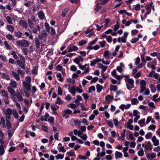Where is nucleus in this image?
<instances>
[{"mask_svg":"<svg viewBox=\"0 0 160 160\" xmlns=\"http://www.w3.org/2000/svg\"><path fill=\"white\" fill-rule=\"evenodd\" d=\"M112 75L118 80L122 79L123 78H125V81L126 83L127 88L128 90H131L134 88V81L132 78H129V75H118L116 74V71L114 70L111 72Z\"/></svg>","mask_w":160,"mask_h":160,"instance_id":"nucleus-1","label":"nucleus"},{"mask_svg":"<svg viewBox=\"0 0 160 160\" xmlns=\"http://www.w3.org/2000/svg\"><path fill=\"white\" fill-rule=\"evenodd\" d=\"M28 22L29 26L31 29H29L28 30L30 32H32L33 33L36 34L37 33L38 31H40V27L39 25L35 26L33 22L30 19L28 18Z\"/></svg>","mask_w":160,"mask_h":160,"instance_id":"nucleus-2","label":"nucleus"},{"mask_svg":"<svg viewBox=\"0 0 160 160\" xmlns=\"http://www.w3.org/2000/svg\"><path fill=\"white\" fill-rule=\"evenodd\" d=\"M31 86V83H27L25 82H23L22 87L23 88V90L25 96L27 98H29L30 96L29 92L30 91Z\"/></svg>","mask_w":160,"mask_h":160,"instance_id":"nucleus-3","label":"nucleus"},{"mask_svg":"<svg viewBox=\"0 0 160 160\" xmlns=\"http://www.w3.org/2000/svg\"><path fill=\"white\" fill-rule=\"evenodd\" d=\"M16 43L17 45L19 47H27L29 44L28 42L25 39L17 40Z\"/></svg>","mask_w":160,"mask_h":160,"instance_id":"nucleus-4","label":"nucleus"},{"mask_svg":"<svg viewBox=\"0 0 160 160\" xmlns=\"http://www.w3.org/2000/svg\"><path fill=\"white\" fill-rule=\"evenodd\" d=\"M146 82L144 80H142L140 82V90L139 92L140 94L142 93L146 89Z\"/></svg>","mask_w":160,"mask_h":160,"instance_id":"nucleus-5","label":"nucleus"},{"mask_svg":"<svg viewBox=\"0 0 160 160\" xmlns=\"http://www.w3.org/2000/svg\"><path fill=\"white\" fill-rule=\"evenodd\" d=\"M67 48L68 49V52L73 51H77L78 50V48L77 47L71 45H69Z\"/></svg>","mask_w":160,"mask_h":160,"instance_id":"nucleus-6","label":"nucleus"},{"mask_svg":"<svg viewBox=\"0 0 160 160\" xmlns=\"http://www.w3.org/2000/svg\"><path fill=\"white\" fill-rule=\"evenodd\" d=\"M20 26L27 29L28 28V24L27 22L23 20H21L19 21Z\"/></svg>","mask_w":160,"mask_h":160,"instance_id":"nucleus-7","label":"nucleus"},{"mask_svg":"<svg viewBox=\"0 0 160 160\" xmlns=\"http://www.w3.org/2000/svg\"><path fill=\"white\" fill-rule=\"evenodd\" d=\"M7 89L8 92L11 94L10 97L12 96V98H15L14 97L15 94V91L13 89V88L10 86H8L7 88Z\"/></svg>","mask_w":160,"mask_h":160,"instance_id":"nucleus-8","label":"nucleus"},{"mask_svg":"<svg viewBox=\"0 0 160 160\" xmlns=\"http://www.w3.org/2000/svg\"><path fill=\"white\" fill-rule=\"evenodd\" d=\"M17 64L23 69H25V61H21L20 60H17L16 61Z\"/></svg>","mask_w":160,"mask_h":160,"instance_id":"nucleus-9","label":"nucleus"},{"mask_svg":"<svg viewBox=\"0 0 160 160\" xmlns=\"http://www.w3.org/2000/svg\"><path fill=\"white\" fill-rule=\"evenodd\" d=\"M83 61V58L81 57L80 56H78L77 57L75 58L73 60L74 62L78 65L79 64L80 62H82Z\"/></svg>","mask_w":160,"mask_h":160,"instance_id":"nucleus-10","label":"nucleus"},{"mask_svg":"<svg viewBox=\"0 0 160 160\" xmlns=\"http://www.w3.org/2000/svg\"><path fill=\"white\" fill-rule=\"evenodd\" d=\"M38 15L39 18L41 20H42L46 18L44 13L42 11H40L38 12Z\"/></svg>","mask_w":160,"mask_h":160,"instance_id":"nucleus-11","label":"nucleus"},{"mask_svg":"<svg viewBox=\"0 0 160 160\" xmlns=\"http://www.w3.org/2000/svg\"><path fill=\"white\" fill-rule=\"evenodd\" d=\"M9 84L11 87L15 89L17 88L18 83L14 79H11Z\"/></svg>","mask_w":160,"mask_h":160,"instance_id":"nucleus-12","label":"nucleus"},{"mask_svg":"<svg viewBox=\"0 0 160 160\" xmlns=\"http://www.w3.org/2000/svg\"><path fill=\"white\" fill-rule=\"evenodd\" d=\"M152 141L153 143V145L154 146H158L159 144V141L157 139L155 136H153L152 138Z\"/></svg>","mask_w":160,"mask_h":160,"instance_id":"nucleus-13","label":"nucleus"},{"mask_svg":"<svg viewBox=\"0 0 160 160\" xmlns=\"http://www.w3.org/2000/svg\"><path fill=\"white\" fill-rule=\"evenodd\" d=\"M12 75L14 77V78L17 81L20 80V78L18 73L14 71H12L11 72Z\"/></svg>","mask_w":160,"mask_h":160,"instance_id":"nucleus-14","label":"nucleus"},{"mask_svg":"<svg viewBox=\"0 0 160 160\" xmlns=\"http://www.w3.org/2000/svg\"><path fill=\"white\" fill-rule=\"evenodd\" d=\"M145 8L147 11V13H145L144 17L145 18H146L148 15L151 12V8L150 7L149 5H146L145 6Z\"/></svg>","mask_w":160,"mask_h":160,"instance_id":"nucleus-15","label":"nucleus"},{"mask_svg":"<svg viewBox=\"0 0 160 160\" xmlns=\"http://www.w3.org/2000/svg\"><path fill=\"white\" fill-rule=\"evenodd\" d=\"M1 77L2 79L7 80H9L10 79V78L9 75L4 72L1 73Z\"/></svg>","mask_w":160,"mask_h":160,"instance_id":"nucleus-16","label":"nucleus"},{"mask_svg":"<svg viewBox=\"0 0 160 160\" xmlns=\"http://www.w3.org/2000/svg\"><path fill=\"white\" fill-rule=\"evenodd\" d=\"M145 143L144 148L145 150H148L152 149V146L150 142H146Z\"/></svg>","mask_w":160,"mask_h":160,"instance_id":"nucleus-17","label":"nucleus"},{"mask_svg":"<svg viewBox=\"0 0 160 160\" xmlns=\"http://www.w3.org/2000/svg\"><path fill=\"white\" fill-rule=\"evenodd\" d=\"M97 38H96L92 41L89 43L88 46L87 47V49H90V47H92L93 46H92L95 44L97 41Z\"/></svg>","mask_w":160,"mask_h":160,"instance_id":"nucleus-18","label":"nucleus"},{"mask_svg":"<svg viewBox=\"0 0 160 160\" xmlns=\"http://www.w3.org/2000/svg\"><path fill=\"white\" fill-rule=\"evenodd\" d=\"M111 55V53H110L108 51H105L103 56L106 59H108L110 58Z\"/></svg>","mask_w":160,"mask_h":160,"instance_id":"nucleus-19","label":"nucleus"},{"mask_svg":"<svg viewBox=\"0 0 160 160\" xmlns=\"http://www.w3.org/2000/svg\"><path fill=\"white\" fill-rule=\"evenodd\" d=\"M68 90L69 92H70L71 94H72L73 96L75 95V93L76 91V88L75 86H73L71 88L69 87L68 88Z\"/></svg>","mask_w":160,"mask_h":160,"instance_id":"nucleus-20","label":"nucleus"},{"mask_svg":"<svg viewBox=\"0 0 160 160\" xmlns=\"http://www.w3.org/2000/svg\"><path fill=\"white\" fill-rule=\"evenodd\" d=\"M47 34L48 33L46 32H42V34L38 35V38L40 39H42L43 38L46 37L47 35Z\"/></svg>","mask_w":160,"mask_h":160,"instance_id":"nucleus-21","label":"nucleus"},{"mask_svg":"<svg viewBox=\"0 0 160 160\" xmlns=\"http://www.w3.org/2000/svg\"><path fill=\"white\" fill-rule=\"evenodd\" d=\"M3 43L6 49L9 50H11V47L7 41H4Z\"/></svg>","mask_w":160,"mask_h":160,"instance_id":"nucleus-22","label":"nucleus"},{"mask_svg":"<svg viewBox=\"0 0 160 160\" xmlns=\"http://www.w3.org/2000/svg\"><path fill=\"white\" fill-rule=\"evenodd\" d=\"M13 111H12L11 109L10 108H8L6 111L4 112L5 114L6 115H11Z\"/></svg>","mask_w":160,"mask_h":160,"instance_id":"nucleus-23","label":"nucleus"},{"mask_svg":"<svg viewBox=\"0 0 160 160\" xmlns=\"http://www.w3.org/2000/svg\"><path fill=\"white\" fill-rule=\"evenodd\" d=\"M115 155L116 159H118L119 158H122V154L121 152L116 151L115 153Z\"/></svg>","mask_w":160,"mask_h":160,"instance_id":"nucleus-24","label":"nucleus"},{"mask_svg":"<svg viewBox=\"0 0 160 160\" xmlns=\"http://www.w3.org/2000/svg\"><path fill=\"white\" fill-rule=\"evenodd\" d=\"M1 93L2 94V97H4L5 98H8L9 97L8 92L5 90H2L1 91Z\"/></svg>","mask_w":160,"mask_h":160,"instance_id":"nucleus-25","label":"nucleus"},{"mask_svg":"<svg viewBox=\"0 0 160 160\" xmlns=\"http://www.w3.org/2000/svg\"><path fill=\"white\" fill-rule=\"evenodd\" d=\"M117 40L119 43L121 42L125 43L127 41L126 39L122 37H118Z\"/></svg>","mask_w":160,"mask_h":160,"instance_id":"nucleus-26","label":"nucleus"},{"mask_svg":"<svg viewBox=\"0 0 160 160\" xmlns=\"http://www.w3.org/2000/svg\"><path fill=\"white\" fill-rule=\"evenodd\" d=\"M15 35L17 38H20L22 35V33L20 31H16L14 32Z\"/></svg>","mask_w":160,"mask_h":160,"instance_id":"nucleus-27","label":"nucleus"},{"mask_svg":"<svg viewBox=\"0 0 160 160\" xmlns=\"http://www.w3.org/2000/svg\"><path fill=\"white\" fill-rule=\"evenodd\" d=\"M113 99V97L112 96H111L109 95H108L105 97V99L107 102L109 103L110 102V100Z\"/></svg>","mask_w":160,"mask_h":160,"instance_id":"nucleus-28","label":"nucleus"},{"mask_svg":"<svg viewBox=\"0 0 160 160\" xmlns=\"http://www.w3.org/2000/svg\"><path fill=\"white\" fill-rule=\"evenodd\" d=\"M35 42L36 45V47L38 48L40 45V43L38 38H35Z\"/></svg>","mask_w":160,"mask_h":160,"instance_id":"nucleus-29","label":"nucleus"},{"mask_svg":"<svg viewBox=\"0 0 160 160\" xmlns=\"http://www.w3.org/2000/svg\"><path fill=\"white\" fill-rule=\"evenodd\" d=\"M6 38H7L9 40L11 41H14L15 40L13 36L11 34H7L6 35Z\"/></svg>","mask_w":160,"mask_h":160,"instance_id":"nucleus-30","label":"nucleus"},{"mask_svg":"<svg viewBox=\"0 0 160 160\" xmlns=\"http://www.w3.org/2000/svg\"><path fill=\"white\" fill-rule=\"evenodd\" d=\"M10 98L12 100L15 102L16 106L19 109H20L21 108L20 105L19 103L17 102V100L15 98H12V96H10Z\"/></svg>","mask_w":160,"mask_h":160,"instance_id":"nucleus-31","label":"nucleus"},{"mask_svg":"<svg viewBox=\"0 0 160 160\" xmlns=\"http://www.w3.org/2000/svg\"><path fill=\"white\" fill-rule=\"evenodd\" d=\"M145 121V118H143L139 121L138 124L141 127H142L144 126Z\"/></svg>","mask_w":160,"mask_h":160,"instance_id":"nucleus-32","label":"nucleus"},{"mask_svg":"<svg viewBox=\"0 0 160 160\" xmlns=\"http://www.w3.org/2000/svg\"><path fill=\"white\" fill-rule=\"evenodd\" d=\"M97 92H100L102 89V86L99 84H98L96 86Z\"/></svg>","mask_w":160,"mask_h":160,"instance_id":"nucleus-33","label":"nucleus"},{"mask_svg":"<svg viewBox=\"0 0 160 160\" xmlns=\"http://www.w3.org/2000/svg\"><path fill=\"white\" fill-rule=\"evenodd\" d=\"M87 41L86 40H82L80 41L78 43V44L79 46H82L85 44Z\"/></svg>","mask_w":160,"mask_h":160,"instance_id":"nucleus-34","label":"nucleus"},{"mask_svg":"<svg viewBox=\"0 0 160 160\" xmlns=\"http://www.w3.org/2000/svg\"><path fill=\"white\" fill-rule=\"evenodd\" d=\"M16 96L18 99L20 101H23V98L20 95L19 92L16 95Z\"/></svg>","mask_w":160,"mask_h":160,"instance_id":"nucleus-35","label":"nucleus"},{"mask_svg":"<svg viewBox=\"0 0 160 160\" xmlns=\"http://www.w3.org/2000/svg\"><path fill=\"white\" fill-rule=\"evenodd\" d=\"M49 117V115L48 113H46L45 116H44V118L43 116H42L40 118V120L42 121L43 120H44L45 121H46L47 120V119Z\"/></svg>","mask_w":160,"mask_h":160,"instance_id":"nucleus-36","label":"nucleus"},{"mask_svg":"<svg viewBox=\"0 0 160 160\" xmlns=\"http://www.w3.org/2000/svg\"><path fill=\"white\" fill-rule=\"evenodd\" d=\"M117 89L118 87L116 86H114L112 85L110 86V90L111 91H116L117 90Z\"/></svg>","mask_w":160,"mask_h":160,"instance_id":"nucleus-37","label":"nucleus"},{"mask_svg":"<svg viewBox=\"0 0 160 160\" xmlns=\"http://www.w3.org/2000/svg\"><path fill=\"white\" fill-rule=\"evenodd\" d=\"M24 34L27 37H28L30 39L32 40L33 38V37L32 35V33L31 32V34L28 32H24Z\"/></svg>","mask_w":160,"mask_h":160,"instance_id":"nucleus-38","label":"nucleus"},{"mask_svg":"<svg viewBox=\"0 0 160 160\" xmlns=\"http://www.w3.org/2000/svg\"><path fill=\"white\" fill-rule=\"evenodd\" d=\"M25 80L23 82H25L27 83H31L32 79L29 76H27L25 77Z\"/></svg>","mask_w":160,"mask_h":160,"instance_id":"nucleus-39","label":"nucleus"},{"mask_svg":"<svg viewBox=\"0 0 160 160\" xmlns=\"http://www.w3.org/2000/svg\"><path fill=\"white\" fill-rule=\"evenodd\" d=\"M133 9L137 11H139L140 9V6L139 4H137L132 6Z\"/></svg>","mask_w":160,"mask_h":160,"instance_id":"nucleus-40","label":"nucleus"},{"mask_svg":"<svg viewBox=\"0 0 160 160\" xmlns=\"http://www.w3.org/2000/svg\"><path fill=\"white\" fill-rule=\"evenodd\" d=\"M105 38H106L107 41L109 43L111 42L112 41V38L111 36L105 35Z\"/></svg>","mask_w":160,"mask_h":160,"instance_id":"nucleus-41","label":"nucleus"},{"mask_svg":"<svg viewBox=\"0 0 160 160\" xmlns=\"http://www.w3.org/2000/svg\"><path fill=\"white\" fill-rule=\"evenodd\" d=\"M138 103V101L137 99L136 98H133L131 100V103L132 105L137 104Z\"/></svg>","mask_w":160,"mask_h":160,"instance_id":"nucleus-42","label":"nucleus"},{"mask_svg":"<svg viewBox=\"0 0 160 160\" xmlns=\"http://www.w3.org/2000/svg\"><path fill=\"white\" fill-rule=\"evenodd\" d=\"M17 72L19 74V75H21L22 77H23L24 75L25 72L24 71H22V70H21L20 69H19L17 70Z\"/></svg>","mask_w":160,"mask_h":160,"instance_id":"nucleus-43","label":"nucleus"},{"mask_svg":"<svg viewBox=\"0 0 160 160\" xmlns=\"http://www.w3.org/2000/svg\"><path fill=\"white\" fill-rule=\"evenodd\" d=\"M138 154L139 156H142L144 155V151L142 148H141L140 150L138 151Z\"/></svg>","mask_w":160,"mask_h":160,"instance_id":"nucleus-44","label":"nucleus"},{"mask_svg":"<svg viewBox=\"0 0 160 160\" xmlns=\"http://www.w3.org/2000/svg\"><path fill=\"white\" fill-rule=\"evenodd\" d=\"M7 29L11 32H12L14 31V27L11 25H7Z\"/></svg>","mask_w":160,"mask_h":160,"instance_id":"nucleus-45","label":"nucleus"},{"mask_svg":"<svg viewBox=\"0 0 160 160\" xmlns=\"http://www.w3.org/2000/svg\"><path fill=\"white\" fill-rule=\"evenodd\" d=\"M50 30L49 32L51 35H53L55 34V29L52 27H51Z\"/></svg>","mask_w":160,"mask_h":160,"instance_id":"nucleus-46","label":"nucleus"},{"mask_svg":"<svg viewBox=\"0 0 160 160\" xmlns=\"http://www.w3.org/2000/svg\"><path fill=\"white\" fill-rule=\"evenodd\" d=\"M6 19L8 22V23L10 24H13L12 19L10 16H8L7 17Z\"/></svg>","mask_w":160,"mask_h":160,"instance_id":"nucleus-47","label":"nucleus"},{"mask_svg":"<svg viewBox=\"0 0 160 160\" xmlns=\"http://www.w3.org/2000/svg\"><path fill=\"white\" fill-rule=\"evenodd\" d=\"M142 62L141 63V64H140L138 66V68H142L146 63V61H142Z\"/></svg>","mask_w":160,"mask_h":160,"instance_id":"nucleus-48","label":"nucleus"},{"mask_svg":"<svg viewBox=\"0 0 160 160\" xmlns=\"http://www.w3.org/2000/svg\"><path fill=\"white\" fill-rule=\"evenodd\" d=\"M5 152V150L4 149V145H1V148L0 149V155L2 156L3 155Z\"/></svg>","mask_w":160,"mask_h":160,"instance_id":"nucleus-49","label":"nucleus"},{"mask_svg":"<svg viewBox=\"0 0 160 160\" xmlns=\"http://www.w3.org/2000/svg\"><path fill=\"white\" fill-rule=\"evenodd\" d=\"M126 128H129L130 130H132L133 128V126L132 125L130 124L129 122H127Z\"/></svg>","mask_w":160,"mask_h":160,"instance_id":"nucleus-50","label":"nucleus"},{"mask_svg":"<svg viewBox=\"0 0 160 160\" xmlns=\"http://www.w3.org/2000/svg\"><path fill=\"white\" fill-rule=\"evenodd\" d=\"M38 66H35L32 70V72L33 74H37V73Z\"/></svg>","mask_w":160,"mask_h":160,"instance_id":"nucleus-51","label":"nucleus"},{"mask_svg":"<svg viewBox=\"0 0 160 160\" xmlns=\"http://www.w3.org/2000/svg\"><path fill=\"white\" fill-rule=\"evenodd\" d=\"M58 94L59 95H62V91L61 88L59 86L58 87Z\"/></svg>","mask_w":160,"mask_h":160,"instance_id":"nucleus-52","label":"nucleus"},{"mask_svg":"<svg viewBox=\"0 0 160 160\" xmlns=\"http://www.w3.org/2000/svg\"><path fill=\"white\" fill-rule=\"evenodd\" d=\"M62 102H63L62 101L60 98L59 97H57V101L56 102V103L60 105L62 103Z\"/></svg>","mask_w":160,"mask_h":160,"instance_id":"nucleus-53","label":"nucleus"},{"mask_svg":"<svg viewBox=\"0 0 160 160\" xmlns=\"http://www.w3.org/2000/svg\"><path fill=\"white\" fill-rule=\"evenodd\" d=\"M12 114L15 118H18V114L16 110H13Z\"/></svg>","mask_w":160,"mask_h":160,"instance_id":"nucleus-54","label":"nucleus"},{"mask_svg":"<svg viewBox=\"0 0 160 160\" xmlns=\"http://www.w3.org/2000/svg\"><path fill=\"white\" fill-rule=\"evenodd\" d=\"M139 40L138 38L135 37L133 38L131 40V42L132 43H134L137 42Z\"/></svg>","mask_w":160,"mask_h":160,"instance_id":"nucleus-55","label":"nucleus"},{"mask_svg":"<svg viewBox=\"0 0 160 160\" xmlns=\"http://www.w3.org/2000/svg\"><path fill=\"white\" fill-rule=\"evenodd\" d=\"M11 54L13 56V57L14 59H17L18 58V56L17 55L15 51H12Z\"/></svg>","mask_w":160,"mask_h":160,"instance_id":"nucleus-56","label":"nucleus"},{"mask_svg":"<svg viewBox=\"0 0 160 160\" xmlns=\"http://www.w3.org/2000/svg\"><path fill=\"white\" fill-rule=\"evenodd\" d=\"M148 105L150 107L152 108H155L156 107L154 105V103L152 102H148Z\"/></svg>","mask_w":160,"mask_h":160,"instance_id":"nucleus-57","label":"nucleus"},{"mask_svg":"<svg viewBox=\"0 0 160 160\" xmlns=\"http://www.w3.org/2000/svg\"><path fill=\"white\" fill-rule=\"evenodd\" d=\"M152 134L151 132L147 133L145 136V138L147 139L151 138L152 137Z\"/></svg>","mask_w":160,"mask_h":160,"instance_id":"nucleus-58","label":"nucleus"},{"mask_svg":"<svg viewBox=\"0 0 160 160\" xmlns=\"http://www.w3.org/2000/svg\"><path fill=\"white\" fill-rule=\"evenodd\" d=\"M141 74V72H139L137 73H136L135 74L134 76H133L134 77L136 78L137 79L140 76Z\"/></svg>","mask_w":160,"mask_h":160,"instance_id":"nucleus-59","label":"nucleus"},{"mask_svg":"<svg viewBox=\"0 0 160 160\" xmlns=\"http://www.w3.org/2000/svg\"><path fill=\"white\" fill-rule=\"evenodd\" d=\"M31 1H27V2L24 3V5L27 7H28L31 6Z\"/></svg>","mask_w":160,"mask_h":160,"instance_id":"nucleus-60","label":"nucleus"},{"mask_svg":"<svg viewBox=\"0 0 160 160\" xmlns=\"http://www.w3.org/2000/svg\"><path fill=\"white\" fill-rule=\"evenodd\" d=\"M64 158V155L61 154H58L56 156V158L57 159H62Z\"/></svg>","mask_w":160,"mask_h":160,"instance_id":"nucleus-61","label":"nucleus"},{"mask_svg":"<svg viewBox=\"0 0 160 160\" xmlns=\"http://www.w3.org/2000/svg\"><path fill=\"white\" fill-rule=\"evenodd\" d=\"M151 89V91L152 93H154L156 92V88L153 86L152 85H151V86L150 87Z\"/></svg>","mask_w":160,"mask_h":160,"instance_id":"nucleus-62","label":"nucleus"},{"mask_svg":"<svg viewBox=\"0 0 160 160\" xmlns=\"http://www.w3.org/2000/svg\"><path fill=\"white\" fill-rule=\"evenodd\" d=\"M64 112L65 114H72V111L71 110L69 109H67L65 110Z\"/></svg>","mask_w":160,"mask_h":160,"instance_id":"nucleus-63","label":"nucleus"},{"mask_svg":"<svg viewBox=\"0 0 160 160\" xmlns=\"http://www.w3.org/2000/svg\"><path fill=\"white\" fill-rule=\"evenodd\" d=\"M95 90V88L93 86L90 87L89 88V92L91 93L92 91H94Z\"/></svg>","mask_w":160,"mask_h":160,"instance_id":"nucleus-64","label":"nucleus"}]
</instances>
